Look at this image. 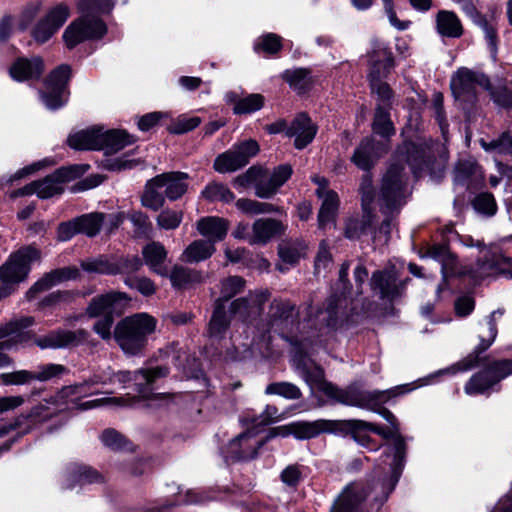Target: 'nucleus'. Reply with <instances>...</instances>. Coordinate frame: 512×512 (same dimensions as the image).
<instances>
[{
  "label": "nucleus",
  "instance_id": "f257e3e1",
  "mask_svg": "<svg viewBox=\"0 0 512 512\" xmlns=\"http://www.w3.org/2000/svg\"><path fill=\"white\" fill-rule=\"evenodd\" d=\"M293 364L312 391L318 390L326 396L340 403L357 406L364 409L375 410L377 406L385 403L391 396L408 391L405 386L387 391H364L357 386H350L347 390L338 389L324 378L322 368L305 357H295Z\"/></svg>",
  "mask_w": 512,
  "mask_h": 512
},
{
  "label": "nucleus",
  "instance_id": "f03ea898",
  "mask_svg": "<svg viewBox=\"0 0 512 512\" xmlns=\"http://www.w3.org/2000/svg\"><path fill=\"white\" fill-rule=\"evenodd\" d=\"M168 374V370L162 367H156L152 369H140L134 373L128 371H120L118 373H112L113 383H119L124 386L130 381H134L136 391L139 396L129 397H110L101 398L84 404L85 408L94 407L101 404H112L115 406H131V407H143V408H157L166 402L167 396L163 394H148L146 387L150 385L155 379L164 377Z\"/></svg>",
  "mask_w": 512,
  "mask_h": 512
},
{
  "label": "nucleus",
  "instance_id": "7ed1b4c3",
  "mask_svg": "<svg viewBox=\"0 0 512 512\" xmlns=\"http://www.w3.org/2000/svg\"><path fill=\"white\" fill-rule=\"evenodd\" d=\"M157 328V320L148 313H136L120 320L114 329V338L126 354L135 355L147 344L148 337Z\"/></svg>",
  "mask_w": 512,
  "mask_h": 512
},
{
  "label": "nucleus",
  "instance_id": "20e7f679",
  "mask_svg": "<svg viewBox=\"0 0 512 512\" xmlns=\"http://www.w3.org/2000/svg\"><path fill=\"white\" fill-rule=\"evenodd\" d=\"M39 258L40 252L31 246L10 255L9 259L0 267V281L3 284V287L0 288V299L12 292L11 286L26 279L30 271V264Z\"/></svg>",
  "mask_w": 512,
  "mask_h": 512
},
{
  "label": "nucleus",
  "instance_id": "39448f33",
  "mask_svg": "<svg viewBox=\"0 0 512 512\" xmlns=\"http://www.w3.org/2000/svg\"><path fill=\"white\" fill-rule=\"evenodd\" d=\"M106 32L107 26L99 16L81 14L65 28L62 39L68 49H73L84 41L102 38Z\"/></svg>",
  "mask_w": 512,
  "mask_h": 512
},
{
  "label": "nucleus",
  "instance_id": "423d86ee",
  "mask_svg": "<svg viewBox=\"0 0 512 512\" xmlns=\"http://www.w3.org/2000/svg\"><path fill=\"white\" fill-rule=\"evenodd\" d=\"M258 429L247 426V430L233 438L223 450L227 462L248 461L254 459L266 440L258 437Z\"/></svg>",
  "mask_w": 512,
  "mask_h": 512
},
{
  "label": "nucleus",
  "instance_id": "0eeeda50",
  "mask_svg": "<svg viewBox=\"0 0 512 512\" xmlns=\"http://www.w3.org/2000/svg\"><path fill=\"white\" fill-rule=\"evenodd\" d=\"M259 152V145L249 139L234 145L228 151L218 155L213 167L219 173H230L244 167Z\"/></svg>",
  "mask_w": 512,
  "mask_h": 512
},
{
  "label": "nucleus",
  "instance_id": "6e6552de",
  "mask_svg": "<svg viewBox=\"0 0 512 512\" xmlns=\"http://www.w3.org/2000/svg\"><path fill=\"white\" fill-rule=\"evenodd\" d=\"M70 73L71 69L66 64L60 65L50 73L45 82V89L41 92V99L46 108L55 110L65 104L68 96L66 86Z\"/></svg>",
  "mask_w": 512,
  "mask_h": 512
},
{
  "label": "nucleus",
  "instance_id": "1a4fd4ad",
  "mask_svg": "<svg viewBox=\"0 0 512 512\" xmlns=\"http://www.w3.org/2000/svg\"><path fill=\"white\" fill-rule=\"evenodd\" d=\"M403 169L402 164L393 163L383 177L380 199L382 206L387 210L396 209L403 204L405 184Z\"/></svg>",
  "mask_w": 512,
  "mask_h": 512
},
{
  "label": "nucleus",
  "instance_id": "9d476101",
  "mask_svg": "<svg viewBox=\"0 0 512 512\" xmlns=\"http://www.w3.org/2000/svg\"><path fill=\"white\" fill-rule=\"evenodd\" d=\"M371 68L369 73L370 85L373 92L378 95L379 105L386 107L391 98V90L381 77L393 67V59L385 48H380L370 56Z\"/></svg>",
  "mask_w": 512,
  "mask_h": 512
},
{
  "label": "nucleus",
  "instance_id": "9b49d317",
  "mask_svg": "<svg viewBox=\"0 0 512 512\" xmlns=\"http://www.w3.org/2000/svg\"><path fill=\"white\" fill-rule=\"evenodd\" d=\"M408 281V278L400 281L396 267L388 265L372 274L370 285L382 299L394 300L403 294Z\"/></svg>",
  "mask_w": 512,
  "mask_h": 512
},
{
  "label": "nucleus",
  "instance_id": "f8f14e48",
  "mask_svg": "<svg viewBox=\"0 0 512 512\" xmlns=\"http://www.w3.org/2000/svg\"><path fill=\"white\" fill-rule=\"evenodd\" d=\"M489 81L484 74L473 72L467 68H460L451 78V90L456 99L470 101L473 99L477 87H488Z\"/></svg>",
  "mask_w": 512,
  "mask_h": 512
},
{
  "label": "nucleus",
  "instance_id": "ddd939ff",
  "mask_svg": "<svg viewBox=\"0 0 512 512\" xmlns=\"http://www.w3.org/2000/svg\"><path fill=\"white\" fill-rule=\"evenodd\" d=\"M348 423H349V427L354 431V438L356 441H359V440L356 437L355 433L357 431H361V430H371V431L381 435L383 438L392 439L394 441L393 461H392L391 465H392L393 476L395 478H398L399 469L402 465V460L404 457V449H405L403 439L401 438V436L398 433V428L395 427L392 429H384V428L377 427L371 423H368V422H365L362 420H350ZM396 480L397 479H395V481Z\"/></svg>",
  "mask_w": 512,
  "mask_h": 512
},
{
  "label": "nucleus",
  "instance_id": "4468645a",
  "mask_svg": "<svg viewBox=\"0 0 512 512\" xmlns=\"http://www.w3.org/2000/svg\"><path fill=\"white\" fill-rule=\"evenodd\" d=\"M510 374H512V360L496 362L489 370L473 376L465 385V392L468 395L484 393Z\"/></svg>",
  "mask_w": 512,
  "mask_h": 512
},
{
  "label": "nucleus",
  "instance_id": "2eb2a0df",
  "mask_svg": "<svg viewBox=\"0 0 512 512\" xmlns=\"http://www.w3.org/2000/svg\"><path fill=\"white\" fill-rule=\"evenodd\" d=\"M70 9L66 4H58L41 18L32 30V37L38 43L47 42L66 22Z\"/></svg>",
  "mask_w": 512,
  "mask_h": 512
},
{
  "label": "nucleus",
  "instance_id": "dca6fc26",
  "mask_svg": "<svg viewBox=\"0 0 512 512\" xmlns=\"http://www.w3.org/2000/svg\"><path fill=\"white\" fill-rule=\"evenodd\" d=\"M428 255L441 264L443 283L437 287V295L446 287L449 277L470 276V268L460 265L455 256L445 246H433L429 249Z\"/></svg>",
  "mask_w": 512,
  "mask_h": 512
},
{
  "label": "nucleus",
  "instance_id": "f3484780",
  "mask_svg": "<svg viewBox=\"0 0 512 512\" xmlns=\"http://www.w3.org/2000/svg\"><path fill=\"white\" fill-rule=\"evenodd\" d=\"M318 184L316 190L317 196L321 199V207L318 213L319 228L325 229L329 224H334L339 207V197L337 193L327 187V180L324 178H315Z\"/></svg>",
  "mask_w": 512,
  "mask_h": 512
},
{
  "label": "nucleus",
  "instance_id": "a211bd4d",
  "mask_svg": "<svg viewBox=\"0 0 512 512\" xmlns=\"http://www.w3.org/2000/svg\"><path fill=\"white\" fill-rule=\"evenodd\" d=\"M126 294L110 292L97 296L92 299L86 309V314L90 318H96L101 315L111 316L113 312L120 311L128 303Z\"/></svg>",
  "mask_w": 512,
  "mask_h": 512
},
{
  "label": "nucleus",
  "instance_id": "6ab92c4d",
  "mask_svg": "<svg viewBox=\"0 0 512 512\" xmlns=\"http://www.w3.org/2000/svg\"><path fill=\"white\" fill-rule=\"evenodd\" d=\"M81 266L87 272L102 274H113L116 272L133 273L140 269L142 266V261L137 256H132L130 258L122 259L119 262L118 267H114L103 258H95L83 261Z\"/></svg>",
  "mask_w": 512,
  "mask_h": 512
},
{
  "label": "nucleus",
  "instance_id": "aec40b11",
  "mask_svg": "<svg viewBox=\"0 0 512 512\" xmlns=\"http://www.w3.org/2000/svg\"><path fill=\"white\" fill-rule=\"evenodd\" d=\"M33 324L31 317L10 321L0 326V349H11L27 339L25 328Z\"/></svg>",
  "mask_w": 512,
  "mask_h": 512
},
{
  "label": "nucleus",
  "instance_id": "412c9836",
  "mask_svg": "<svg viewBox=\"0 0 512 512\" xmlns=\"http://www.w3.org/2000/svg\"><path fill=\"white\" fill-rule=\"evenodd\" d=\"M44 70V63L40 57L30 59L20 57L9 68V74L15 81L37 79Z\"/></svg>",
  "mask_w": 512,
  "mask_h": 512
},
{
  "label": "nucleus",
  "instance_id": "4be33fe9",
  "mask_svg": "<svg viewBox=\"0 0 512 512\" xmlns=\"http://www.w3.org/2000/svg\"><path fill=\"white\" fill-rule=\"evenodd\" d=\"M316 132L317 128L311 119L305 114H300L289 126L287 135L294 137L297 149H302L314 139Z\"/></svg>",
  "mask_w": 512,
  "mask_h": 512
},
{
  "label": "nucleus",
  "instance_id": "5701e85b",
  "mask_svg": "<svg viewBox=\"0 0 512 512\" xmlns=\"http://www.w3.org/2000/svg\"><path fill=\"white\" fill-rule=\"evenodd\" d=\"M285 226L275 219L261 218L252 225V233L249 237L250 244H266L274 236L284 233Z\"/></svg>",
  "mask_w": 512,
  "mask_h": 512
},
{
  "label": "nucleus",
  "instance_id": "b1692460",
  "mask_svg": "<svg viewBox=\"0 0 512 512\" xmlns=\"http://www.w3.org/2000/svg\"><path fill=\"white\" fill-rule=\"evenodd\" d=\"M229 228V223L227 220L215 217L208 216L203 217L196 223V229L199 234L206 239L205 241H211L215 246L216 242L222 241L227 235Z\"/></svg>",
  "mask_w": 512,
  "mask_h": 512
},
{
  "label": "nucleus",
  "instance_id": "393cba45",
  "mask_svg": "<svg viewBox=\"0 0 512 512\" xmlns=\"http://www.w3.org/2000/svg\"><path fill=\"white\" fill-rule=\"evenodd\" d=\"M102 127L93 126L69 135L68 145L75 150H100Z\"/></svg>",
  "mask_w": 512,
  "mask_h": 512
},
{
  "label": "nucleus",
  "instance_id": "a878e982",
  "mask_svg": "<svg viewBox=\"0 0 512 512\" xmlns=\"http://www.w3.org/2000/svg\"><path fill=\"white\" fill-rule=\"evenodd\" d=\"M292 168L289 165H280L277 167L268 181H260L255 186V194L260 198H270L276 193L291 176Z\"/></svg>",
  "mask_w": 512,
  "mask_h": 512
},
{
  "label": "nucleus",
  "instance_id": "bb28decb",
  "mask_svg": "<svg viewBox=\"0 0 512 512\" xmlns=\"http://www.w3.org/2000/svg\"><path fill=\"white\" fill-rule=\"evenodd\" d=\"M62 192L63 186H61L51 174L40 181H34L22 189H19L14 192L13 196L36 194L38 197L46 199L61 194Z\"/></svg>",
  "mask_w": 512,
  "mask_h": 512
},
{
  "label": "nucleus",
  "instance_id": "cd10ccee",
  "mask_svg": "<svg viewBox=\"0 0 512 512\" xmlns=\"http://www.w3.org/2000/svg\"><path fill=\"white\" fill-rule=\"evenodd\" d=\"M436 32L443 38H459L463 34V26L458 16L448 10H440L435 17Z\"/></svg>",
  "mask_w": 512,
  "mask_h": 512
},
{
  "label": "nucleus",
  "instance_id": "c85d7f7f",
  "mask_svg": "<svg viewBox=\"0 0 512 512\" xmlns=\"http://www.w3.org/2000/svg\"><path fill=\"white\" fill-rule=\"evenodd\" d=\"M87 333L84 330L77 332L56 331L45 337L36 340V344L42 348H61L71 344L79 343L86 339Z\"/></svg>",
  "mask_w": 512,
  "mask_h": 512
},
{
  "label": "nucleus",
  "instance_id": "c756f323",
  "mask_svg": "<svg viewBox=\"0 0 512 512\" xmlns=\"http://www.w3.org/2000/svg\"><path fill=\"white\" fill-rule=\"evenodd\" d=\"M77 274L78 270L71 267L54 270L46 274L28 290L27 298L32 299L38 292L48 290L64 280L74 279L77 277Z\"/></svg>",
  "mask_w": 512,
  "mask_h": 512
},
{
  "label": "nucleus",
  "instance_id": "7c9ffc66",
  "mask_svg": "<svg viewBox=\"0 0 512 512\" xmlns=\"http://www.w3.org/2000/svg\"><path fill=\"white\" fill-rule=\"evenodd\" d=\"M216 251L211 241L196 239L192 241L181 253L183 263L195 264L209 259Z\"/></svg>",
  "mask_w": 512,
  "mask_h": 512
},
{
  "label": "nucleus",
  "instance_id": "2f4dec72",
  "mask_svg": "<svg viewBox=\"0 0 512 512\" xmlns=\"http://www.w3.org/2000/svg\"><path fill=\"white\" fill-rule=\"evenodd\" d=\"M101 134L100 150H103L106 155L115 154L135 141L134 137L124 130H104L102 128Z\"/></svg>",
  "mask_w": 512,
  "mask_h": 512
},
{
  "label": "nucleus",
  "instance_id": "473e14b6",
  "mask_svg": "<svg viewBox=\"0 0 512 512\" xmlns=\"http://www.w3.org/2000/svg\"><path fill=\"white\" fill-rule=\"evenodd\" d=\"M268 299L267 292L250 293L248 297L240 298L231 303V312L245 319L259 311L260 306Z\"/></svg>",
  "mask_w": 512,
  "mask_h": 512
},
{
  "label": "nucleus",
  "instance_id": "72a5a7b5",
  "mask_svg": "<svg viewBox=\"0 0 512 512\" xmlns=\"http://www.w3.org/2000/svg\"><path fill=\"white\" fill-rule=\"evenodd\" d=\"M293 436L296 439L304 440L316 437L320 433L330 432L334 423L328 420H316L313 422H293Z\"/></svg>",
  "mask_w": 512,
  "mask_h": 512
},
{
  "label": "nucleus",
  "instance_id": "f704fd0d",
  "mask_svg": "<svg viewBox=\"0 0 512 512\" xmlns=\"http://www.w3.org/2000/svg\"><path fill=\"white\" fill-rule=\"evenodd\" d=\"M142 255L144 262L149 268L160 275L166 274L163 262L166 259L167 251L165 247L158 242H151L143 247Z\"/></svg>",
  "mask_w": 512,
  "mask_h": 512
},
{
  "label": "nucleus",
  "instance_id": "c9c22d12",
  "mask_svg": "<svg viewBox=\"0 0 512 512\" xmlns=\"http://www.w3.org/2000/svg\"><path fill=\"white\" fill-rule=\"evenodd\" d=\"M157 177L163 178L161 185L164 188L165 195L170 200H176L180 198L187 190V184L185 180L188 178L186 173L182 172H170L163 173Z\"/></svg>",
  "mask_w": 512,
  "mask_h": 512
},
{
  "label": "nucleus",
  "instance_id": "e433bc0d",
  "mask_svg": "<svg viewBox=\"0 0 512 512\" xmlns=\"http://www.w3.org/2000/svg\"><path fill=\"white\" fill-rule=\"evenodd\" d=\"M307 248L305 242L299 239L283 241L279 245L278 254L283 263L294 265L306 256Z\"/></svg>",
  "mask_w": 512,
  "mask_h": 512
},
{
  "label": "nucleus",
  "instance_id": "4c0bfd02",
  "mask_svg": "<svg viewBox=\"0 0 512 512\" xmlns=\"http://www.w3.org/2000/svg\"><path fill=\"white\" fill-rule=\"evenodd\" d=\"M170 280L173 287L185 289L193 284L201 283L203 275L200 271L176 265L171 270Z\"/></svg>",
  "mask_w": 512,
  "mask_h": 512
},
{
  "label": "nucleus",
  "instance_id": "58836bf2",
  "mask_svg": "<svg viewBox=\"0 0 512 512\" xmlns=\"http://www.w3.org/2000/svg\"><path fill=\"white\" fill-rule=\"evenodd\" d=\"M379 157L373 140L366 139L355 150L351 161L360 169L368 170Z\"/></svg>",
  "mask_w": 512,
  "mask_h": 512
},
{
  "label": "nucleus",
  "instance_id": "ea45409f",
  "mask_svg": "<svg viewBox=\"0 0 512 512\" xmlns=\"http://www.w3.org/2000/svg\"><path fill=\"white\" fill-rule=\"evenodd\" d=\"M161 177H155L147 182L142 195V204L150 209L157 210L164 204L165 191L161 185Z\"/></svg>",
  "mask_w": 512,
  "mask_h": 512
},
{
  "label": "nucleus",
  "instance_id": "a19ab883",
  "mask_svg": "<svg viewBox=\"0 0 512 512\" xmlns=\"http://www.w3.org/2000/svg\"><path fill=\"white\" fill-rule=\"evenodd\" d=\"M500 267L499 258L495 255L486 254L484 262H478L475 268H470V276L474 281H480L487 277L503 273Z\"/></svg>",
  "mask_w": 512,
  "mask_h": 512
},
{
  "label": "nucleus",
  "instance_id": "79ce46f5",
  "mask_svg": "<svg viewBox=\"0 0 512 512\" xmlns=\"http://www.w3.org/2000/svg\"><path fill=\"white\" fill-rule=\"evenodd\" d=\"M229 325V317L227 316L222 300L218 299L209 323V335L213 338H219L225 332Z\"/></svg>",
  "mask_w": 512,
  "mask_h": 512
},
{
  "label": "nucleus",
  "instance_id": "37998d69",
  "mask_svg": "<svg viewBox=\"0 0 512 512\" xmlns=\"http://www.w3.org/2000/svg\"><path fill=\"white\" fill-rule=\"evenodd\" d=\"M201 195L204 199L211 202L221 201L229 203L235 198L233 192L226 185L215 181L206 185Z\"/></svg>",
  "mask_w": 512,
  "mask_h": 512
},
{
  "label": "nucleus",
  "instance_id": "c03bdc74",
  "mask_svg": "<svg viewBox=\"0 0 512 512\" xmlns=\"http://www.w3.org/2000/svg\"><path fill=\"white\" fill-rule=\"evenodd\" d=\"M113 383V377L112 372L110 370L107 371H101L99 373H95L92 377H90L88 380L84 381L81 384H77L74 386L66 387L62 390V393L64 396H72L76 394H80L83 392L84 387L86 386H92V385H106V384H112Z\"/></svg>",
  "mask_w": 512,
  "mask_h": 512
},
{
  "label": "nucleus",
  "instance_id": "a18cd8bd",
  "mask_svg": "<svg viewBox=\"0 0 512 512\" xmlns=\"http://www.w3.org/2000/svg\"><path fill=\"white\" fill-rule=\"evenodd\" d=\"M282 78L292 88L300 92L304 91L312 83L310 71L304 68L286 70L283 72Z\"/></svg>",
  "mask_w": 512,
  "mask_h": 512
},
{
  "label": "nucleus",
  "instance_id": "49530a36",
  "mask_svg": "<svg viewBox=\"0 0 512 512\" xmlns=\"http://www.w3.org/2000/svg\"><path fill=\"white\" fill-rule=\"evenodd\" d=\"M477 360H478L477 355H469L465 359L459 361L458 363L451 365L450 367L440 369L437 372L430 374L427 377V381L425 382V384L432 383L435 378H438L440 376L455 375L459 372L468 371L476 366Z\"/></svg>",
  "mask_w": 512,
  "mask_h": 512
},
{
  "label": "nucleus",
  "instance_id": "de8ad7c7",
  "mask_svg": "<svg viewBox=\"0 0 512 512\" xmlns=\"http://www.w3.org/2000/svg\"><path fill=\"white\" fill-rule=\"evenodd\" d=\"M104 215L101 213L85 214L76 218L79 233L89 237L95 236L103 224Z\"/></svg>",
  "mask_w": 512,
  "mask_h": 512
},
{
  "label": "nucleus",
  "instance_id": "09e8293b",
  "mask_svg": "<svg viewBox=\"0 0 512 512\" xmlns=\"http://www.w3.org/2000/svg\"><path fill=\"white\" fill-rule=\"evenodd\" d=\"M373 131L383 137H389L395 133L393 124L389 117V113L386 107H383L382 105H378L376 109L373 122Z\"/></svg>",
  "mask_w": 512,
  "mask_h": 512
},
{
  "label": "nucleus",
  "instance_id": "8fccbe9b",
  "mask_svg": "<svg viewBox=\"0 0 512 512\" xmlns=\"http://www.w3.org/2000/svg\"><path fill=\"white\" fill-rule=\"evenodd\" d=\"M235 205L237 209L248 215L268 214L276 211L275 207L270 203L258 202L247 198L238 199Z\"/></svg>",
  "mask_w": 512,
  "mask_h": 512
},
{
  "label": "nucleus",
  "instance_id": "3c124183",
  "mask_svg": "<svg viewBox=\"0 0 512 512\" xmlns=\"http://www.w3.org/2000/svg\"><path fill=\"white\" fill-rule=\"evenodd\" d=\"M267 395H278L286 399H299L302 395L300 389L290 382H275L265 388Z\"/></svg>",
  "mask_w": 512,
  "mask_h": 512
},
{
  "label": "nucleus",
  "instance_id": "603ef678",
  "mask_svg": "<svg viewBox=\"0 0 512 512\" xmlns=\"http://www.w3.org/2000/svg\"><path fill=\"white\" fill-rule=\"evenodd\" d=\"M113 5L111 0H79L78 10L81 14L93 17L98 13L110 12Z\"/></svg>",
  "mask_w": 512,
  "mask_h": 512
},
{
  "label": "nucleus",
  "instance_id": "864d4df0",
  "mask_svg": "<svg viewBox=\"0 0 512 512\" xmlns=\"http://www.w3.org/2000/svg\"><path fill=\"white\" fill-rule=\"evenodd\" d=\"M183 220V212L181 210L163 209L156 218L157 225L160 229L175 230Z\"/></svg>",
  "mask_w": 512,
  "mask_h": 512
},
{
  "label": "nucleus",
  "instance_id": "5fc2aeb1",
  "mask_svg": "<svg viewBox=\"0 0 512 512\" xmlns=\"http://www.w3.org/2000/svg\"><path fill=\"white\" fill-rule=\"evenodd\" d=\"M282 38L274 33L262 35L254 43V50L257 53L275 54L282 48Z\"/></svg>",
  "mask_w": 512,
  "mask_h": 512
},
{
  "label": "nucleus",
  "instance_id": "6e6d98bb",
  "mask_svg": "<svg viewBox=\"0 0 512 512\" xmlns=\"http://www.w3.org/2000/svg\"><path fill=\"white\" fill-rule=\"evenodd\" d=\"M264 105V97L261 94H250L233 107L234 114H249L260 110Z\"/></svg>",
  "mask_w": 512,
  "mask_h": 512
},
{
  "label": "nucleus",
  "instance_id": "4d7b16f0",
  "mask_svg": "<svg viewBox=\"0 0 512 512\" xmlns=\"http://www.w3.org/2000/svg\"><path fill=\"white\" fill-rule=\"evenodd\" d=\"M279 419L278 409L275 406H267L263 413L256 417H244L242 423L244 426L262 427L269 425Z\"/></svg>",
  "mask_w": 512,
  "mask_h": 512
},
{
  "label": "nucleus",
  "instance_id": "13d9d810",
  "mask_svg": "<svg viewBox=\"0 0 512 512\" xmlns=\"http://www.w3.org/2000/svg\"><path fill=\"white\" fill-rule=\"evenodd\" d=\"M502 316V312L500 311H493L487 320V329H488V335L487 337L483 334L480 335V343L477 347L478 353H481L488 349L492 343L494 342L496 335H497V328H496V320Z\"/></svg>",
  "mask_w": 512,
  "mask_h": 512
},
{
  "label": "nucleus",
  "instance_id": "bf43d9fd",
  "mask_svg": "<svg viewBox=\"0 0 512 512\" xmlns=\"http://www.w3.org/2000/svg\"><path fill=\"white\" fill-rule=\"evenodd\" d=\"M200 123L199 117L181 115L168 126V131L172 134H183L195 129Z\"/></svg>",
  "mask_w": 512,
  "mask_h": 512
},
{
  "label": "nucleus",
  "instance_id": "052dcab7",
  "mask_svg": "<svg viewBox=\"0 0 512 512\" xmlns=\"http://www.w3.org/2000/svg\"><path fill=\"white\" fill-rule=\"evenodd\" d=\"M244 285V279L239 276H231L223 280L221 285L222 297L220 298L222 300V304L224 305V302L241 292Z\"/></svg>",
  "mask_w": 512,
  "mask_h": 512
},
{
  "label": "nucleus",
  "instance_id": "680f3d73",
  "mask_svg": "<svg viewBox=\"0 0 512 512\" xmlns=\"http://www.w3.org/2000/svg\"><path fill=\"white\" fill-rule=\"evenodd\" d=\"M87 167L85 165H72L57 169L52 176L57 182L63 186L65 182L72 181L77 177L83 175L86 172Z\"/></svg>",
  "mask_w": 512,
  "mask_h": 512
},
{
  "label": "nucleus",
  "instance_id": "e2e57ef3",
  "mask_svg": "<svg viewBox=\"0 0 512 512\" xmlns=\"http://www.w3.org/2000/svg\"><path fill=\"white\" fill-rule=\"evenodd\" d=\"M1 380L6 385H24L35 381L34 371L18 370L1 374Z\"/></svg>",
  "mask_w": 512,
  "mask_h": 512
},
{
  "label": "nucleus",
  "instance_id": "0e129e2a",
  "mask_svg": "<svg viewBox=\"0 0 512 512\" xmlns=\"http://www.w3.org/2000/svg\"><path fill=\"white\" fill-rule=\"evenodd\" d=\"M41 9V2H31L28 3L21 11L18 18V27L20 30H26L31 23L34 21L35 17L38 15Z\"/></svg>",
  "mask_w": 512,
  "mask_h": 512
},
{
  "label": "nucleus",
  "instance_id": "69168bd1",
  "mask_svg": "<svg viewBox=\"0 0 512 512\" xmlns=\"http://www.w3.org/2000/svg\"><path fill=\"white\" fill-rule=\"evenodd\" d=\"M102 443L112 450H122L128 446L123 435L113 429H107L101 434Z\"/></svg>",
  "mask_w": 512,
  "mask_h": 512
},
{
  "label": "nucleus",
  "instance_id": "338daca9",
  "mask_svg": "<svg viewBox=\"0 0 512 512\" xmlns=\"http://www.w3.org/2000/svg\"><path fill=\"white\" fill-rule=\"evenodd\" d=\"M65 371V367L60 364H46L39 366L34 370L35 381H47L61 375Z\"/></svg>",
  "mask_w": 512,
  "mask_h": 512
},
{
  "label": "nucleus",
  "instance_id": "774afa93",
  "mask_svg": "<svg viewBox=\"0 0 512 512\" xmlns=\"http://www.w3.org/2000/svg\"><path fill=\"white\" fill-rule=\"evenodd\" d=\"M474 208L484 214L493 215L496 211V203L494 197L490 193H482L478 195L474 202Z\"/></svg>",
  "mask_w": 512,
  "mask_h": 512
}]
</instances>
